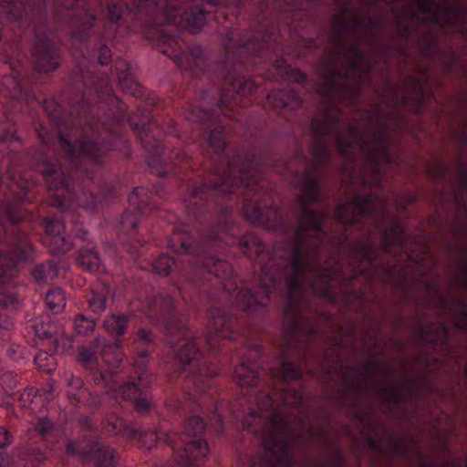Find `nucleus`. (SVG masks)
Segmentation results:
<instances>
[{"instance_id":"49530a36","label":"nucleus","mask_w":467,"mask_h":467,"mask_svg":"<svg viewBox=\"0 0 467 467\" xmlns=\"http://www.w3.org/2000/svg\"><path fill=\"white\" fill-rule=\"evenodd\" d=\"M205 423L199 416H192L184 423V433L187 436H198L203 433Z\"/></svg>"},{"instance_id":"dca6fc26","label":"nucleus","mask_w":467,"mask_h":467,"mask_svg":"<svg viewBox=\"0 0 467 467\" xmlns=\"http://www.w3.org/2000/svg\"><path fill=\"white\" fill-rule=\"evenodd\" d=\"M59 142L68 160L74 164H77L76 161L78 158H88L92 161H97L101 155V150L97 143L87 138L79 140L78 145H72L63 136L62 131L59 130Z\"/></svg>"},{"instance_id":"393cba45","label":"nucleus","mask_w":467,"mask_h":467,"mask_svg":"<svg viewBox=\"0 0 467 467\" xmlns=\"http://www.w3.org/2000/svg\"><path fill=\"white\" fill-rule=\"evenodd\" d=\"M95 344L96 348L99 349V356L107 366L116 368L119 365L122 360V354L116 343H106L103 337H98Z\"/></svg>"},{"instance_id":"0e129e2a","label":"nucleus","mask_w":467,"mask_h":467,"mask_svg":"<svg viewBox=\"0 0 467 467\" xmlns=\"http://www.w3.org/2000/svg\"><path fill=\"white\" fill-rule=\"evenodd\" d=\"M72 338L69 336H64L59 339L54 340V348L57 352L63 353L71 348Z\"/></svg>"},{"instance_id":"680f3d73","label":"nucleus","mask_w":467,"mask_h":467,"mask_svg":"<svg viewBox=\"0 0 467 467\" xmlns=\"http://www.w3.org/2000/svg\"><path fill=\"white\" fill-rule=\"evenodd\" d=\"M137 219L131 212H127L123 214L121 218V224L125 231L130 232L134 230L137 227Z\"/></svg>"},{"instance_id":"69168bd1","label":"nucleus","mask_w":467,"mask_h":467,"mask_svg":"<svg viewBox=\"0 0 467 467\" xmlns=\"http://www.w3.org/2000/svg\"><path fill=\"white\" fill-rule=\"evenodd\" d=\"M428 173L432 178H439L445 173V168L439 161H434L428 168Z\"/></svg>"},{"instance_id":"72a5a7b5","label":"nucleus","mask_w":467,"mask_h":467,"mask_svg":"<svg viewBox=\"0 0 467 467\" xmlns=\"http://www.w3.org/2000/svg\"><path fill=\"white\" fill-rule=\"evenodd\" d=\"M202 267L208 273H211L220 278H228L232 276L233 269L228 262L218 259L214 256H209L202 262Z\"/></svg>"},{"instance_id":"09e8293b","label":"nucleus","mask_w":467,"mask_h":467,"mask_svg":"<svg viewBox=\"0 0 467 467\" xmlns=\"http://www.w3.org/2000/svg\"><path fill=\"white\" fill-rule=\"evenodd\" d=\"M37 367L47 373H51L56 368L54 358L47 351H40L35 358Z\"/></svg>"},{"instance_id":"aec40b11","label":"nucleus","mask_w":467,"mask_h":467,"mask_svg":"<svg viewBox=\"0 0 467 467\" xmlns=\"http://www.w3.org/2000/svg\"><path fill=\"white\" fill-rule=\"evenodd\" d=\"M461 150H467V123L461 125L454 133ZM460 189L454 192L457 205L467 213V171L461 168L459 176Z\"/></svg>"},{"instance_id":"864d4df0","label":"nucleus","mask_w":467,"mask_h":467,"mask_svg":"<svg viewBox=\"0 0 467 467\" xmlns=\"http://www.w3.org/2000/svg\"><path fill=\"white\" fill-rule=\"evenodd\" d=\"M107 296L93 293L92 297L88 299V307L93 313L100 314L107 308Z\"/></svg>"},{"instance_id":"5701e85b","label":"nucleus","mask_w":467,"mask_h":467,"mask_svg":"<svg viewBox=\"0 0 467 467\" xmlns=\"http://www.w3.org/2000/svg\"><path fill=\"white\" fill-rule=\"evenodd\" d=\"M423 342L442 347L447 340L448 328L442 323H431L419 327Z\"/></svg>"},{"instance_id":"4c0bfd02","label":"nucleus","mask_w":467,"mask_h":467,"mask_svg":"<svg viewBox=\"0 0 467 467\" xmlns=\"http://www.w3.org/2000/svg\"><path fill=\"white\" fill-rule=\"evenodd\" d=\"M78 263L86 270L95 272L99 269L101 261L96 251L87 249L80 252Z\"/></svg>"},{"instance_id":"2f4dec72","label":"nucleus","mask_w":467,"mask_h":467,"mask_svg":"<svg viewBox=\"0 0 467 467\" xmlns=\"http://www.w3.org/2000/svg\"><path fill=\"white\" fill-rule=\"evenodd\" d=\"M123 433L130 439H137L142 448L151 449L158 441V435L152 431H140L134 426L123 427Z\"/></svg>"},{"instance_id":"13d9d810","label":"nucleus","mask_w":467,"mask_h":467,"mask_svg":"<svg viewBox=\"0 0 467 467\" xmlns=\"http://www.w3.org/2000/svg\"><path fill=\"white\" fill-rule=\"evenodd\" d=\"M35 430L43 437H47L54 430V424L47 419L42 418L35 425Z\"/></svg>"},{"instance_id":"423d86ee","label":"nucleus","mask_w":467,"mask_h":467,"mask_svg":"<svg viewBox=\"0 0 467 467\" xmlns=\"http://www.w3.org/2000/svg\"><path fill=\"white\" fill-rule=\"evenodd\" d=\"M289 300L285 309V331L289 333L288 342L282 348L277 357L279 368H272L271 375L274 379L286 382L296 380L302 377V369L295 363L286 359V354L290 349L300 348L301 343H307L316 334V328L305 315L297 317L295 315V301L300 287L296 285L294 275L289 279Z\"/></svg>"},{"instance_id":"bf43d9fd","label":"nucleus","mask_w":467,"mask_h":467,"mask_svg":"<svg viewBox=\"0 0 467 467\" xmlns=\"http://www.w3.org/2000/svg\"><path fill=\"white\" fill-rule=\"evenodd\" d=\"M169 246L178 253H188L190 250V244L185 240H181L179 234L172 235Z\"/></svg>"},{"instance_id":"de8ad7c7","label":"nucleus","mask_w":467,"mask_h":467,"mask_svg":"<svg viewBox=\"0 0 467 467\" xmlns=\"http://www.w3.org/2000/svg\"><path fill=\"white\" fill-rule=\"evenodd\" d=\"M74 328L79 335H86L95 328V322L93 319L79 314L74 319Z\"/></svg>"},{"instance_id":"b1692460","label":"nucleus","mask_w":467,"mask_h":467,"mask_svg":"<svg viewBox=\"0 0 467 467\" xmlns=\"http://www.w3.org/2000/svg\"><path fill=\"white\" fill-rule=\"evenodd\" d=\"M176 355L183 366L199 367L201 365L202 353L194 339H185L180 346Z\"/></svg>"},{"instance_id":"c9c22d12","label":"nucleus","mask_w":467,"mask_h":467,"mask_svg":"<svg viewBox=\"0 0 467 467\" xmlns=\"http://www.w3.org/2000/svg\"><path fill=\"white\" fill-rule=\"evenodd\" d=\"M275 67L281 77L288 82L303 83L306 79V76L302 71L292 68L283 57L275 60Z\"/></svg>"},{"instance_id":"473e14b6","label":"nucleus","mask_w":467,"mask_h":467,"mask_svg":"<svg viewBox=\"0 0 467 467\" xmlns=\"http://www.w3.org/2000/svg\"><path fill=\"white\" fill-rule=\"evenodd\" d=\"M450 285L451 289L462 288L467 290V253L459 254Z\"/></svg>"},{"instance_id":"3c124183","label":"nucleus","mask_w":467,"mask_h":467,"mask_svg":"<svg viewBox=\"0 0 467 467\" xmlns=\"http://www.w3.org/2000/svg\"><path fill=\"white\" fill-rule=\"evenodd\" d=\"M174 264L175 262L172 258L162 254L153 261L152 266L158 274L167 275Z\"/></svg>"},{"instance_id":"6e6552de","label":"nucleus","mask_w":467,"mask_h":467,"mask_svg":"<svg viewBox=\"0 0 467 467\" xmlns=\"http://www.w3.org/2000/svg\"><path fill=\"white\" fill-rule=\"evenodd\" d=\"M386 209V202L378 196L371 194H357L335 212V216L341 223H353L363 215L370 214L381 217Z\"/></svg>"},{"instance_id":"a211bd4d","label":"nucleus","mask_w":467,"mask_h":467,"mask_svg":"<svg viewBox=\"0 0 467 467\" xmlns=\"http://www.w3.org/2000/svg\"><path fill=\"white\" fill-rule=\"evenodd\" d=\"M232 326L230 316H226L224 312L218 308H212L209 313V327L205 335L207 343L211 348H214L213 340L215 337H232L228 335V330Z\"/></svg>"},{"instance_id":"6ab92c4d","label":"nucleus","mask_w":467,"mask_h":467,"mask_svg":"<svg viewBox=\"0 0 467 467\" xmlns=\"http://www.w3.org/2000/svg\"><path fill=\"white\" fill-rule=\"evenodd\" d=\"M260 353V347L256 344L252 345L248 349L246 360H243L234 368V379L242 389L250 388L257 381L258 373L248 364V362L258 358Z\"/></svg>"},{"instance_id":"603ef678","label":"nucleus","mask_w":467,"mask_h":467,"mask_svg":"<svg viewBox=\"0 0 467 467\" xmlns=\"http://www.w3.org/2000/svg\"><path fill=\"white\" fill-rule=\"evenodd\" d=\"M14 255L0 254V281L5 276H13Z\"/></svg>"},{"instance_id":"4d7b16f0","label":"nucleus","mask_w":467,"mask_h":467,"mask_svg":"<svg viewBox=\"0 0 467 467\" xmlns=\"http://www.w3.org/2000/svg\"><path fill=\"white\" fill-rule=\"evenodd\" d=\"M79 360L88 369H94L98 364V357L90 350L82 349L79 352Z\"/></svg>"},{"instance_id":"7ed1b4c3","label":"nucleus","mask_w":467,"mask_h":467,"mask_svg":"<svg viewBox=\"0 0 467 467\" xmlns=\"http://www.w3.org/2000/svg\"><path fill=\"white\" fill-rule=\"evenodd\" d=\"M439 368L436 358L420 355L410 362L396 368L378 360L369 359L362 367L344 364L338 352L331 349L325 356L321 368L329 374L337 371L343 386L337 399L339 405H353L360 394L368 392L391 403L417 395L426 384L424 370L434 371Z\"/></svg>"},{"instance_id":"e433bc0d","label":"nucleus","mask_w":467,"mask_h":467,"mask_svg":"<svg viewBox=\"0 0 467 467\" xmlns=\"http://www.w3.org/2000/svg\"><path fill=\"white\" fill-rule=\"evenodd\" d=\"M207 12L203 5H196L187 13L188 26L193 33H197L204 25Z\"/></svg>"},{"instance_id":"052dcab7","label":"nucleus","mask_w":467,"mask_h":467,"mask_svg":"<svg viewBox=\"0 0 467 467\" xmlns=\"http://www.w3.org/2000/svg\"><path fill=\"white\" fill-rule=\"evenodd\" d=\"M147 195V192L143 188H135L132 193L129 196V202L131 205L135 206V208L140 212L142 210V206L140 202V198H144Z\"/></svg>"},{"instance_id":"ddd939ff","label":"nucleus","mask_w":467,"mask_h":467,"mask_svg":"<svg viewBox=\"0 0 467 467\" xmlns=\"http://www.w3.org/2000/svg\"><path fill=\"white\" fill-rule=\"evenodd\" d=\"M160 41L163 46L161 47V52L171 57L177 65L182 67H192L204 55V50L200 46L192 47L188 52L181 51L177 40L168 34H162Z\"/></svg>"},{"instance_id":"79ce46f5","label":"nucleus","mask_w":467,"mask_h":467,"mask_svg":"<svg viewBox=\"0 0 467 467\" xmlns=\"http://www.w3.org/2000/svg\"><path fill=\"white\" fill-rule=\"evenodd\" d=\"M282 404L285 407L298 408L305 404L304 396L296 389H283L279 395Z\"/></svg>"},{"instance_id":"412c9836","label":"nucleus","mask_w":467,"mask_h":467,"mask_svg":"<svg viewBox=\"0 0 467 467\" xmlns=\"http://www.w3.org/2000/svg\"><path fill=\"white\" fill-rule=\"evenodd\" d=\"M65 223L60 218H52L47 222L46 233L48 242L57 253H66L71 248V243L64 234Z\"/></svg>"},{"instance_id":"e2e57ef3","label":"nucleus","mask_w":467,"mask_h":467,"mask_svg":"<svg viewBox=\"0 0 467 467\" xmlns=\"http://www.w3.org/2000/svg\"><path fill=\"white\" fill-rule=\"evenodd\" d=\"M109 19L112 23L118 22L123 15V10L116 3L111 2L108 5Z\"/></svg>"},{"instance_id":"2eb2a0df","label":"nucleus","mask_w":467,"mask_h":467,"mask_svg":"<svg viewBox=\"0 0 467 467\" xmlns=\"http://www.w3.org/2000/svg\"><path fill=\"white\" fill-rule=\"evenodd\" d=\"M150 308L152 315L160 316L163 324L166 326L168 333L172 337L176 331L184 336L182 331V324L178 323L176 315L173 314V302L168 296H160L152 299L150 303Z\"/></svg>"},{"instance_id":"37998d69","label":"nucleus","mask_w":467,"mask_h":467,"mask_svg":"<svg viewBox=\"0 0 467 467\" xmlns=\"http://www.w3.org/2000/svg\"><path fill=\"white\" fill-rule=\"evenodd\" d=\"M382 349V340L379 336L368 335L363 339L361 350L368 356H376L380 353Z\"/></svg>"},{"instance_id":"cd10ccee","label":"nucleus","mask_w":467,"mask_h":467,"mask_svg":"<svg viewBox=\"0 0 467 467\" xmlns=\"http://www.w3.org/2000/svg\"><path fill=\"white\" fill-rule=\"evenodd\" d=\"M275 391L273 389H264L254 393L245 394L248 406H257L258 409H278L279 403L275 398Z\"/></svg>"},{"instance_id":"338daca9","label":"nucleus","mask_w":467,"mask_h":467,"mask_svg":"<svg viewBox=\"0 0 467 467\" xmlns=\"http://www.w3.org/2000/svg\"><path fill=\"white\" fill-rule=\"evenodd\" d=\"M148 364V352L140 351L134 358L133 365L140 370L144 371Z\"/></svg>"},{"instance_id":"774afa93","label":"nucleus","mask_w":467,"mask_h":467,"mask_svg":"<svg viewBox=\"0 0 467 467\" xmlns=\"http://www.w3.org/2000/svg\"><path fill=\"white\" fill-rule=\"evenodd\" d=\"M343 458L339 451H334L330 459L326 462V467H343Z\"/></svg>"},{"instance_id":"f257e3e1","label":"nucleus","mask_w":467,"mask_h":467,"mask_svg":"<svg viewBox=\"0 0 467 467\" xmlns=\"http://www.w3.org/2000/svg\"><path fill=\"white\" fill-rule=\"evenodd\" d=\"M317 178L318 171L310 169L301 175L298 182L302 187L297 199L298 226L289 261L283 258L284 252L280 248H275L271 254L265 253L261 240L253 234H245L240 241L242 248L257 254L264 295L259 297L250 289L241 288L234 295L236 306L251 316L261 314L266 306L265 299L284 284L287 292L285 310L289 300L288 279L294 275L296 285L300 287L296 296V306L294 312L296 316L301 317L306 314L307 287L318 296L336 301L339 294H345L343 283L362 274L372 281H391L405 290H422V295L411 297L419 298L422 305L431 306V277L425 275L430 270L431 255L422 244L420 245V254L409 251L410 238L396 219L380 234L382 247L385 252L392 254L401 252L408 254V265L401 268L390 267L378 261L377 234L374 233L356 242H350L347 237H338L337 244L346 258L340 261L332 256L325 260L321 258L317 248L323 242L321 225L325 214L308 209L309 204L318 201Z\"/></svg>"},{"instance_id":"bb28decb","label":"nucleus","mask_w":467,"mask_h":467,"mask_svg":"<svg viewBox=\"0 0 467 467\" xmlns=\"http://www.w3.org/2000/svg\"><path fill=\"white\" fill-rule=\"evenodd\" d=\"M145 3V7L150 11H161L167 22H174L178 16L176 4L171 0H140L138 8L141 11V5Z\"/></svg>"},{"instance_id":"c85d7f7f","label":"nucleus","mask_w":467,"mask_h":467,"mask_svg":"<svg viewBox=\"0 0 467 467\" xmlns=\"http://www.w3.org/2000/svg\"><path fill=\"white\" fill-rule=\"evenodd\" d=\"M90 457L97 467H112L117 463L115 450L100 443H96L92 447Z\"/></svg>"},{"instance_id":"f704fd0d","label":"nucleus","mask_w":467,"mask_h":467,"mask_svg":"<svg viewBox=\"0 0 467 467\" xmlns=\"http://www.w3.org/2000/svg\"><path fill=\"white\" fill-rule=\"evenodd\" d=\"M129 324V317L124 314H112L103 322L105 329L114 336L123 335Z\"/></svg>"},{"instance_id":"c756f323","label":"nucleus","mask_w":467,"mask_h":467,"mask_svg":"<svg viewBox=\"0 0 467 467\" xmlns=\"http://www.w3.org/2000/svg\"><path fill=\"white\" fill-rule=\"evenodd\" d=\"M67 386V397L69 400H77L78 402V406L94 405L93 403L88 402L90 393L83 388V381L80 378L70 375Z\"/></svg>"},{"instance_id":"9b49d317","label":"nucleus","mask_w":467,"mask_h":467,"mask_svg":"<svg viewBox=\"0 0 467 467\" xmlns=\"http://www.w3.org/2000/svg\"><path fill=\"white\" fill-rule=\"evenodd\" d=\"M367 441L371 448L382 454L387 451L394 454H406L409 452L418 454L420 452L418 440L413 436L397 437L388 433L384 437H379L376 434L375 436L368 437Z\"/></svg>"},{"instance_id":"0eeeda50","label":"nucleus","mask_w":467,"mask_h":467,"mask_svg":"<svg viewBox=\"0 0 467 467\" xmlns=\"http://www.w3.org/2000/svg\"><path fill=\"white\" fill-rule=\"evenodd\" d=\"M334 4L338 13L333 16L332 21L339 16H347L348 20H352L349 16L357 17L367 28L357 30L354 34L368 41L377 39L382 30L383 18L374 16V12L383 5L382 0H335Z\"/></svg>"},{"instance_id":"5fc2aeb1","label":"nucleus","mask_w":467,"mask_h":467,"mask_svg":"<svg viewBox=\"0 0 467 467\" xmlns=\"http://www.w3.org/2000/svg\"><path fill=\"white\" fill-rule=\"evenodd\" d=\"M169 406H172L175 408H192V407H202L204 406L203 397H196V395L188 393L183 400H178L176 404H170Z\"/></svg>"},{"instance_id":"f8f14e48","label":"nucleus","mask_w":467,"mask_h":467,"mask_svg":"<svg viewBox=\"0 0 467 467\" xmlns=\"http://www.w3.org/2000/svg\"><path fill=\"white\" fill-rule=\"evenodd\" d=\"M220 161L223 162V167H215L214 173L217 176L216 182L213 184V186H204L198 187L192 191V197L189 200L190 204H195L196 202L193 201L197 197L198 194H202L204 191H218L222 192H228L231 191V188L236 184L237 178L235 173L237 172L235 169L239 166V160H228L223 158Z\"/></svg>"},{"instance_id":"c03bdc74","label":"nucleus","mask_w":467,"mask_h":467,"mask_svg":"<svg viewBox=\"0 0 467 467\" xmlns=\"http://www.w3.org/2000/svg\"><path fill=\"white\" fill-rule=\"evenodd\" d=\"M356 327L354 324L348 322L346 327L343 328L341 325H337L335 327V335L332 337V342L335 345H344L348 342V338L354 337Z\"/></svg>"},{"instance_id":"6e6d98bb","label":"nucleus","mask_w":467,"mask_h":467,"mask_svg":"<svg viewBox=\"0 0 467 467\" xmlns=\"http://www.w3.org/2000/svg\"><path fill=\"white\" fill-rule=\"evenodd\" d=\"M56 275L57 268L53 265H49L48 266L38 265L32 272V275L36 280H43L49 277L53 278Z\"/></svg>"},{"instance_id":"8fccbe9b","label":"nucleus","mask_w":467,"mask_h":467,"mask_svg":"<svg viewBox=\"0 0 467 467\" xmlns=\"http://www.w3.org/2000/svg\"><path fill=\"white\" fill-rule=\"evenodd\" d=\"M223 131V129L222 127H216L210 132L207 138L210 146L216 153H220L225 145Z\"/></svg>"},{"instance_id":"a18cd8bd","label":"nucleus","mask_w":467,"mask_h":467,"mask_svg":"<svg viewBox=\"0 0 467 467\" xmlns=\"http://www.w3.org/2000/svg\"><path fill=\"white\" fill-rule=\"evenodd\" d=\"M232 88L236 96L244 97L255 89V85L250 78H238L233 80Z\"/></svg>"},{"instance_id":"4be33fe9","label":"nucleus","mask_w":467,"mask_h":467,"mask_svg":"<svg viewBox=\"0 0 467 467\" xmlns=\"http://www.w3.org/2000/svg\"><path fill=\"white\" fill-rule=\"evenodd\" d=\"M267 100L273 107L283 109H295L302 104L301 97L290 87L281 90H273L268 94Z\"/></svg>"},{"instance_id":"58836bf2","label":"nucleus","mask_w":467,"mask_h":467,"mask_svg":"<svg viewBox=\"0 0 467 467\" xmlns=\"http://www.w3.org/2000/svg\"><path fill=\"white\" fill-rule=\"evenodd\" d=\"M243 213L245 219L253 224L264 225L267 222L265 213L255 202H245Z\"/></svg>"},{"instance_id":"7c9ffc66","label":"nucleus","mask_w":467,"mask_h":467,"mask_svg":"<svg viewBox=\"0 0 467 467\" xmlns=\"http://www.w3.org/2000/svg\"><path fill=\"white\" fill-rule=\"evenodd\" d=\"M42 172L49 188L57 190L69 187L68 177L62 169H57L54 164L46 163Z\"/></svg>"},{"instance_id":"f03ea898","label":"nucleus","mask_w":467,"mask_h":467,"mask_svg":"<svg viewBox=\"0 0 467 467\" xmlns=\"http://www.w3.org/2000/svg\"><path fill=\"white\" fill-rule=\"evenodd\" d=\"M427 96L420 80L409 77L400 86L388 84L377 106L354 112L352 122L336 105L322 106L311 121L312 133L318 140L311 150L313 162L322 164L328 159L330 150L323 139L333 134L335 146L346 160L343 171L348 180L368 186L379 184L383 164L396 161L392 152L395 133L405 126L396 107L409 99L419 103Z\"/></svg>"},{"instance_id":"a878e982","label":"nucleus","mask_w":467,"mask_h":467,"mask_svg":"<svg viewBox=\"0 0 467 467\" xmlns=\"http://www.w3.org/2000/svg\"><path fill=\"white\" fill-rule=\"evenodd\" d=\"M260 167V162L257 159H248L239 169L238 172L240 173L239 181L241 184L250 191H254V187L258 182L257 172Z\"/></svg>"},{"instance_id":"ea45409f","label":"nucleus","mask_w":467,"mask_h":467,"mask_svg":"<svg viewBox=\"0 0 467 467\" xmlns=\"http://www.w3.org/2000/svg\"><path fill=\"white\" fill-rule=\"evenodd\" d=\"M42 395L39 394L36 389L34 388H27L18 397L19 404H13V406H20L22 409H26L31 405L42 407Z\"/></svg>"},{"instance_id":"f3484780","label":"nucleus","mask_w":467,"mask_h":467,"mask_svg":"<svg viewBox=\"0 0 467 467\" xmlns=\"http://www.w3.org/2000/svg\"><path fill=\"white\" fill-rule=\"evenodd\" d=\"M33 57L37 68L43 72L55 70L59 65L57 49L46 38L37 39L33 51Z\"/></svg>"},{"instance_id":"9d476101","label":"nucleus","mask_w":467,"mask_h":467,"mask_svg":"<svg viewBox=\"0 0 467 467\" xmlns=\"http://www.w3.org/2000/svg\"><path fill=\"white\" fill-rule=\"evenodd\" d=\"M94 382L97 385L103 384L109 390L117 392L118 399L130 400L136 409H150L155 406L153 401L146 394L141 393L134 383L119 386L112 373L99 371L94 376Z\"/></svg>"},{"instance_id":"20e7f679","label":"nucleus","mask_w":467,"mask_h":467,"mask_svg":"<svg viewBox=\"0 0 467 467\" xmlns=\"http://www.w3.org/2000/svg\"><path fill=\"white\" fill-rule=\"evenodd\" d=\"M366 28L354 16L348 20L339 16L332 21V49L316 67L317 94L331 100L358 96L360 86L368 80L372 58L361 51L358 42L365 39L354 32Z\"/></svg>"},{"instance_id":"4468645a","label":"nucleus","mask_w":467,"mask_h":467,"mask_svg":"<svg viewBox=\"0 0 467 467\" xmlns=\"http://www.w3.org/2000/svg\"><path fill=\"white\" fill-rule=\"evenodd\" d=\"M173 450L174 460L182 467H199L195 462L210 452L208 442L201 439L188 441L182 447Z\"/></svg>"},{"instance_id":"a19ab883","label":"nucleus","mask_w":467,"mask_h":467,"mask_svg":"<svg viewBox=\"0 0 467 467\" xmlns=\"http://www.w3.org/2000/svg\"><path fill=\"white\" fill-rule=\"evenodd\" d=\"M46 302L48 308L54 313L61 312L66 306L64 293L59 288L47 292L46 296Z\"/></svg>"},{"instance_id":"39448f33","label":"nucleus","mask_w":467,"mask_h":467,"mask_svg":"<svg viewBox=\"0 0 467 467\" xmlns=\"http://www.w3.org/2000/svg\"><path fill=\"white\" fill-rule=\"evenodd\" d=\"M437 0H388L398 28L389 48L403 52L409 37L419 31L417 45L423 53L431 56L439 49L434 27L444 28L448 33H463L467 29V10L458 5H437Z\"/></svg>"},{"instance_id":"1a4fd4ad","label":"nucleus","mask_w":467,"mask_h":467,"mask_svg":"<svg viewBox=\"0 0 467 467\" xmlns=\"http://www.w3.org/2000/svg\"><path fill=\"white\" fill-rule=\"evenodd\" d=\"M273 32L256 34L251 31H240L236 28L226 30L222 36L226 59L234 62L237 57L249 54L261 47L260 41L267 42Z\"/></svg>"}]
</instances>
